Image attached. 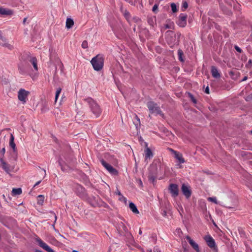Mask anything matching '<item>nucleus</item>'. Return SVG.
Returning <instances> with one entry per match:
<instances>
[{
	"label": "nucleus",
	"instance_id": "nucleus-53",
	"mask_svg": "<svg viewBox=\"0 0 252 252\" xmlns=\"http://www.w3.org/2000/svg\"><path fill=\"white\" fill-rule=\"evenodd\" d=\"M116 193L121 196H122V198H123L124 199H126V198L122 195V194H121V192L119 191V190H117L116 192Z\"/></svg>",
	"mask_w": 252,
	"mask_h": 252
},
{
	"label": "nucleus",
	"instance_id": "nucleus-56",
	"mask_svg": "<svg viewBox=\"0 0 252 252\" xmlns=\"http://www.w3.org/2000/svg\"><path fill=\"white\" fill-rule=\"evenodd\" d=\"M204 92L207 94H209V88L208 86L206 88Z\"/></svg>",
	"mask_w": 252,
	"mask_h": 252
},
{
	"label": "nucleus",
	"instance_id": "nucleus-60",
	"mask_svg": "<svg viewBox=\"0 0 252 252\" xmlns=\"http://www.w3.org/2000/svg\"><path fill=\"white\" fill-rule=\"evenodd\" d=\"M81 115V114H80L79 113H77V115H76V120H80V119H79V116H80Z\"/></svg>",
	"mask_w": 252,
	"mask_h": 252
},
{
	"label": "nucleus",
	"instance_id": "nucleus-28",
	"mask_svg": "<svg viewBox=\"0 0 252 252\" xmlns=\"http://www.w3.org/2000/svg\"><path fill=\"white\" fill-rule=\"evenodd\" d=\"M36 241L38 243L39 246L42 248L43 249L46 247L47 245L46 243L43 242L41 239H40L39 238H37L36 239Z\"/></svg>",
	"mask_w": 252,
	"mask_h": 252
},
{
	"label": "nucleus",
	"instance_id": "nucleus-62",
	"mask_svg": "<svg viewBox=\"0 0 252 252\" xmlns=\"http://www.w3.org/2000/svg\"><path fill=\"white\" fill-rule=\"evenodd\" d=\"M27 19H28V18H27V17H26V18H25L23 19V24H24V25H25V23H26V21H27Z\"/></svg>",
	"mask_w": 252,
	"mask_h": 252
},
{
	"label": "nucleus",
	"instance_id": "nucleus-64",
	"mask_svg": "<svg viewBox=\"0 0 252 252\" xmlns=\"http://www.w3.org/2000/svg\"><path fill=\"white\" fill-rule=\"evenodd\" d=\"M165 27L166 29H170V26L168 24H166L165 25Z\"/></svg>",
	"mask_w": 252,
	"mask_h": 252
},
{
	"label": "nucleus",
	"instance_id": "nucleus-30",
	"mask_svg": "<svg viewBox=\"0 0 252 252\" xmlns=\"http://www.w3.org/2000/svg\"><path fill=\"white\" fill-rule=\"evenodd\" d=\"M92 114L90 116L93 118H96L100 115V111H91Z\"/></svg>",
	"mask_w": 252,
	"mask_h": 252
},
{
	"label": "nucleus",
	"instance_id": "nucleus-63",
	"mask_svg": "<svg viewBox=\"0 0 252 252\" xmlns=\"http://www.w3.org/2000/svg\"><path fill=\"white\" fill-rule=\"evenodd\" d=\"M139 140L140 142H144V140H143L142 138L141 137V136H140L139 138Z\"/></svg>",
	"mask_w": 252,
	"mask_h": 252
},
{
	"label": "nucleus",
	"instance_id": "nucleus-14",
	"mask_svg": "<svg viewBox=\"0 0 252 252\" xmlns=\"http://www.w3.org/2000/svg\"><path fill=\"white\" fill-rule=\"evenodd\" d=\"M147 105L149 110H159V109L157 104L153 101L148 102Z\"/></svg>",
	"mask_w": 252,
	"mask_h": 252
},
{
	"label": "nucleus",
	"instance_id": "nucleus-29",
	"mask_svg": "<svg viewBox=\"0 0 252 252\" xmlns=\"http://www.w3.org/2000/svg\"><path fill=\"white\" fill-rule=\"evenodd\" d=\"M135 118L136 119V121L134 122L133 123L135 126L136 129L138 130L140 126V119L137 115H135Z\"/></svg>",
	"mask_w": 252,
	"mask_h": 252
},
{
	"label": "nucleus",
	"instance_id": "nucleus-55",
	"mask_svg": "<svg viewBox=\"0 0 252 252\" xmlns=\"http://www.w3.org/2000/svg\"><path fill=\"white\" fill-rule=\"evenodd\" d=\"M169 150L170 152H171L174 155L177 154V151H175L174 150L171 149V148H169Z\"/></svg>",
	"mask_w": 252,
	"mask_h": 252
},
{
	"label": "nucleus",
	"instance_id": "nucleus-2",
	"mask_svg": "<svg viewBox=\"0 0 252 252\" xmlns=\"http://www.w3.org/2000/svg\"><path fill=\"white\" fill-rule=\"evenodd\" d=\"M165 39L169 45H173L177 44L176 34L172 31H168L165 33Z\"/></svg>",
	"mask_w": 252,
	"mask_h": 252
},
{
	"label": "nucleus",
	"instance_id": "nucleus-32",
	"mask_svg": "<svg viewBox=\"0 0 252 252\" xmlns=\"http://www.w3.org/2000/svg\"><path fill=\"white\" fill-rule=\"evenodd\" d=\"M245 100L248 102H252V93H251L244 97Z\"/></svg>",
	"mask_w": 252,
	"mask_h": 252
},
{
	"label": "nucleus",
	"instance_id": "nucleus-3",
	"mask_svg": "<svg viewBox=\"0 0 252 252\" xmlns=\"http://www.w3.org/2000/svg\"><path fill=\"white\" fill-rule=\"evenodd\" d=\"M30 92L24 89H20L18 92V98L23 104H25L28 100V96Z\"/></svg>",
	"mask_w": 252,
	"mask_h": 252
},
{
	"label": "nucleus",
	"instance_id": "nucleus-61",
	"mask_svg": "<svg viewBox=\"0 0 252 252\" xmlns=\"http://www.w3.org/2000/svg\"><path fill=\"white\" fill-rule=\"evenodd\" d=\"M144 146H145V149H147V148H149L148 147V143L147 142H144Z\"/></svg>",
	"mask_w": 252,
	"mask_h": 252
},
{
	"label": "nucleus",
	"instance_id": "nucleus-10",
	"mask_svg": "<svg viewBox=\"0 0 252 252\" xmlns=\"http://www.w3.org/2000/svg\"><path fill=\"white\" fill-rule=\"evenodd\" d=\"M169 189L173 196L176 197L178 195L179 189L176 184H171L169 186Z\"/></svg>",
	"mask_w": 252,
	"mask_h": 252
},
{
	"label": "nucleus",
	"instance_id": "nucleus-38",
	"mask_svg": "<svg viewBox=\"0 0 252 252\" xmlns=\"http://www.w3.org/2000/svg\"><path fill=\"white\" fill-rule=\"evenodd\" d=\"M151 115H154L155 116H157L158 115H159L162 118H163L164 117V114H163L162 111H151Z\"/></svg>",
	"mask_w": 252,
	"mask_h": 252
},
{
	"label": "nucleus",
	"instance_id": "nucleus-37",
	"mask_svg": "<svg viewBox=\"0 0 252 252\" xmlns=\"http://www.w3.org/2000/svg\"><path fill=\"white\" fill-rule=\"evenodd\" d=\"M188 95L191 101L194 103L196 104L197 102L196 99L194 97L193 95L190 93H188Z\"/></svg>",
	"mask_w": 252,
	"mask_h": 252
},
{
	"label": "nucleus",
	"instance_id": "nucleus-24",
	"mask_svg": "<svg viewBox=\"0 0 252 252\" xmlns=\"http://www.w3.org/2000/svg\"><path fill=\"white\" fill-rule=\"evenodd\" d=\"M14 136L12 134H11L10 135V141H9V145L10 147L12 148L13 152L16 151V145L14 142Z\"/></svg>",
	"mask_w": 252,
	"mask_h": 252
},
{
	"label": "nucleus",
	"instance_id": "nucleus-25",
	"mask_svg": "<svg viewBox=\"0 0 252 252\" xmlns=\"http://www.w3.org/2000/svg\"><path fill=\"white\" fill-rule=\"evenodd\" d=\"M178 56L180 61H181V62H185V59L183 58L184 53L182 49H179L178 50Z\"/></svg>",
	"mask_w": 252,
	"mask_h": 252
},
{
	"label": "nucleus",
	"instance_id": "nucleus-16",
	"mask_svg": "<svg viewBox=\"0 0 252 252\" xmlns=\"http://www.w3.org/2000/svg\"><path fill=\"white\" fill-rule=\"evenodd\" d=\"M0 163H1V166L2 169L6 173H9L10 171L9 169V165L6 162H5L1 158H0Z\"/></svg>",
	"mask_w": 252,
	"mask_h": 252
},
{
	"label": "nucleus",
	"instance_id": "nucleus-22",
	"mask_svg": "<svg viewBox=\"0 0 252 252\" xmlns=\"http://www.w3.org/2000/svg\"><path fill=\"white\" fill-rule=\"evenodd\" d=\"M74 25V21L72 19L67 18L66 21L65 27L67 29H69L72 27Z\"/></svg>",
	"mask_w": 252,
	"mask_h": 252
},
{
	"label": "nucleus",
	"instance_id": "nucleus-51",
	"mask_svg": "<svg viewBox=\"0 0 252 252\" xmlns=\"http://www.w3.org/2000/svg\"><path fill=\"white\" fill-rule=\"evenodd\" d=\"M236 206H237V204H234L232 206L227 205L226 206V207L229 208V209H235V208H236Z\"/></svg>",
	"mask_w": 252,
	"mask_h": 252
},
{
	"label": "nucleus",
	"instance_id": "nucleus-52",
	"mask_svg": "<svg viewBox=\"0 0 252 252\" xmlns=\"http://www.w3.org/2000/svg\"><path fill=\"white\" fill-rule=\"evenodd\" d=\"M225 2L227 3L229 5L232 6V3L233 2L232 0H224Z\"/></svg>",
	"mask_w": 252,
	"mask_h": 252
},
{
	"label": "nucleus",
	"instance_id": "nucleus-48",
	"mask_svg": "<svg viewBox=\"0 0 252 252\" xmlns=\"http://www.w3.org/2000/svg\"><path fill=\"white\" fill-rule=\"evenodd\" d=\"M148 23L150 25L152 26V27H154V22L152 18H149L148 19Z\"/></svg>",
	"mask_w": 252,
	"mask_h": 252
},
{
	"label": "nucleus",
	"instance_id": "nucleus-35",
	"mask_svg": "<svg viewBox=\"0 0 252 252\" xmlns=\"http://www.w3.org/2000/svg\"><path fill=\"white\" fill-rule=\"evenodd\" d=\"M6 43V39L4 37L1 36L0 39V45L4 47Z\"/></svg>",
	"mask_w": 252,
	"mask_h": 252
},
{
	"label": "nucleus",
	"instance_id": "nucleus-59",
	"mask_svg": "<svg viewBox=\"0 0 252 252\" xmlns=\"http://www.w3.org/2000/svg\"><path fill=\"white\" fill-rule=\"evenodd\" d=\"M247 79H248V76H245V77L242 79V80L241 81V82H243V81H246Z\"/></svg>",
	"mask_w": 252,
	"mask_h": 252
},
{
	"label": "nucleus",
	"instance_id": "nucleus-12",
	"mask_svg": "<svg viewBox=\"0 0 252 252\" xmlns=\"http://www.w3.org/2000/svg\"><path fill=\"white\" fill-rule=\"evenodd\" d=\"M186 238L189 244L191 246L193 249L196 252H199L200 250L198 244L196 243L189 236H187Z\"/></svg>",
	"mask_w": 252,
	"mask_h": 252
},
{
	"label": "nucleus",
	"instance_id": "nucleus-21",
	"mask_svg": "<svg viewBox=\"0 0 252 252\" xmlns=\"http://www.w3.org/2000/svg\"><path fill=\"white\" fill-rule=\"evenodd\" d=\"M30 62L33 65L34 69L36 71L38 70L37 60L36 57H32Z\"/></svg>",
	"mask_w": 252,
	"mask_h": 252
},
{
	"label": "nucleus",
	"instance_id": "nucleus-57",
	"mask_svg": "<svg viewBox=\"0 0 252 252\" xmlns=\"http://www.w3.org/2000/svg\"><path fill=\"white\" fill-rule=\"evenodd\" d=\"M138 184L141 187H143V184L142 181L140 179L138 180Z\"/></svg>",
	"mask_w": 252,
	"mask_h": 252
},
{
	"label": "nucleus",
	"instance_id": "nucleus-8",
	"mask_svg": "<svg viewBox=\"0 0 252 252\" xmlns=\"http://www.w3.org/2000/svg\"><path fill=\"white\" fill-rule=\"evenodd\" d=\"M32 57L31 56L30 53H25L21 55L19 60V63H23V64L29 65V62L30 61L31 58Z\"/></svg>",
	"mask_w": 252,
	"mask_h": 252
},
{
	"label": "nucleus",
	"instance_id": "nucleus-34",
	"mask_svg": "<svg viewBox=\"0 0 252 252\" xmlns=\"http://www.w3.org/2000/svg\"><path fill=\"white\" fill-rule=\"evenodd\" d=\"M188 7V3L186 0H183L182 2V5L181 7V10L183 11H185V10Z\"/></svg>",
	"mask_w": 252,
	"mask_h": 252
},
{
	"label": "nucleus",
	"instance_id": "nucleus-4",
	"mask_svg": "<svg viewBox=\"0 0 252 252\" xmlns=\"http://www.w3.org/2000/svg\"><path fill=\"white\" fill-rule=\"evenodd\" d=\"M204 239L206 241L207 245L211 249L215 251H218L217 247L216 245L214 239L210 235H206L204 237Z\"/></svg>",
	"mask_w": 252,
	"mask_h": 252
},
{
	"label": "nucleus",
	"instance_id": "nucleus-5",
	"mask_svg": "<svg viewBox=\"0 0 252 252\" xmlns=\"http://www.w3.org/2000/svg\"><path fill=\"white\" fill-rule=\"evenodd\" d=\"M187 15L184 13H181L176 22L177 24L180 27L184 28L187 25Z\"/></svg>",
	"mask_w": 252,
	"mask_h": 252
},
{
	"label": "nucleus",
	"instance_id": "nucleus-44",
	"mask_svg": "<svg viewBox=\"0 0 252 252\" xmlns=\"http://www.w3.org/2000/svg\"><path fill=\"white\" fill-rule=\"evenodd\" d=\"M81 46L84 49H86L88 48V42L86 40H84L83 41Z\"/></svg>",
	"mask_w": 252,
	"mask_h": 252
},
{
	"label": "nucleus",
	"instance_id": "nucleus-36",
	"mask_svg": "<svg viewBox=\"0 0 252 252\" xmlns=\"http://www.w3.org/2000/svg\"><path fill=\"white\" fill-rule=\"evenodd\" d=\"M171 7L173 13L177 12L178 10L177 6L175 3H172L171 4Z\"/></svg>",
	"mask_w": 252,
	"mask_h": 252
},
{
	"label": "nucleus",
	"instance_id": "nucleus-1",
	"mask_svg": "<svg viewBox=\"0 0 252 252\" xmlns=\"http://www.w3.org/2000/svg\"><path fill=\"white\" fill-rule=\"evenodd\" d=\"M91 63L94 70L99 71L103 68L104 59L102 57L97 55L92 59Z\"/></svg>",
	"mask_w": 252,
	"mask_h": 252
},
{
	"label": "nucleus",
	"instance_id": "nucleus-20",
	"mask_svg": "<svg viewBox=\"0 0 252 252\" xmlns=\"http://www.w3.org/2000/svg\"><path fill=\"white\" fill-rule=\"evenodd\" d=\"M175 158H176L178 161L179 163H183L185 162L184 158L183 157V155L181 153L177 152V154L174 155Z\"/></svg>",
	"mask_w": 252,
	"mask_h": 252
},
{
	"label": "nucleus",
	"instance_id": "nucleus-49",
	"mask_svg": "<svg viewBox=\"0 0 252 252\" xmlns=\"http://www.w3.org/2000/svg\"><path fill=\"white\" fill-rule=\"evenodd\" d=\"M234 47V49L238 52H239L240 53H241L243 52L242 50L239 46H238L237 45H235Z\"/></svg>",
	"mask_w": 252,
	"mask_h": 252
},
{
	"label": "nucleus",
	"instance_id": "nucleus-42",
	"mask_svg": "<svg viewBox=\"0 0 252 252\" xmlns=\"http://www.w3.org/2000/svg\"><path fill=\"white\" fill-rule=\"evenodd\" d=\"M208 200L211 202H213L214 203H215V204H218V202L216 199V198L215 197H209L208 198Z\"/></svg>",
	"mask_w": 252,
	"mask_h": 252
},
{
	"label": "nucleus",
	"instance_id": "nucleus-15",
	"mask_svg": "<svg viewBox=\"0 0 252 252\" xmlns=\"http://www.w3.org/2000/svg\"><path fill=\"white\" fill-rule=\"evenodd\" d=\"M211 71L212 75L214 78L217 79L220 77V74L216 66H212Z\"/></svg>",
	"mask_w": 252,
	"mask_h": 252
},
{
	"label": "nucleus",
	"instance_id": "nucleus-40",
	"mask_svg": "<svg viewBox=\"0 0 252 252\" xmlns=\"http://www.w3.org/2000/svg\"><path fill=\"white\" fill-rule=\"evenodd\" d=\"M158 4H155L152 8V11L155 13H157L158 12Z\"/></svg>",
	"mask_w": 252,
	"mask_h": 252
},
{
	"label": "nucleus",
	"instance_id": "nucleus-18",
	"mask_svg": "<svg viewBox=\"0 0 252 252\" xmlns=\"http://www.w3.org/2000/svg\"><path fill=\"white\" fill-rule=\"evenodd\" d=\"M145 159L147 160L148 158H152L153 157V153L150 148L145 149Z\"/></svg>",
	"mask_w": 252,
	"mask_h": 252
},
{
	"label": "nucleus",
	"instance_id": "nucleus-27",
	"mask_svg": "<svg viewBox=\"0 0 252 252\" xmlns=\"http://www.w3.org/2000/svg\"><path fill=\"white\" fill-rule=\"evenodd\" d=\"M157 178V175L154 173H150L148 175V179L149 181L151 182L153 184H154L155 182L156 179Z\"/></svg>",
	"mask_w": 252,
	"mask_h": 252
},
{
	"label": "nucleus",
	"instance_id": "nucleus-7",
	"mask_svg": "<svg viewBox=\"0 0 252 252\" xmlns=\"http://www.w3.org/2000/svg\"><path fill=\"white\" fill-rule=\"evenodd\" d=\"M85 101L87 103L92 110H97L99 109V105L92 98H87L85 99Z\"/></svg>",
	"mask_w": 252,
	"mask_h": 252
},
{
	"label": "nucleus",
	"instance_id": "nucleus-17",
	"mask_svg": "<svg viewBox=\"0 0 252 252\" xmlns=\"http://www.w3.org/2000/svg\"><path fill=\"white\" fill-rule=\"evenodd\" d=\"M13 13V11L11 10L0 7V14L2 15H11Z\"/></svg>",
	"mask_w": 252,
	"mask_h": 252
},
{
	"label": "nucleus",
	"instance_id": "nucleus-13",
	"mask_svg": "<svg viewBox=\"0 0 252 252\" xmlns=\"http://www.w3.org/2000/svg\"><path fill=\"white\" fill-rule=\"evenodd\" d=\"M76 192L79 196H82L85 192V189L81 185L76 184L75 187Z\"/></svg>",
	"mask_w": 252,
	"mask_h": 252
},
{
	"label": "nucleus",
	"instance_id": "nucleus-41",
	"mask_svg": "<svg viewBox=\"0 0 252 252\" xmlns=\"http://www.w3.org/2000/svg\"><path fill=\"white\" fill-rule=\"evenodd\" d=\"M223 11L225 14L227 15H231L232 14V12L230 10L226 8H224L223 9Z\"/></svg>",
	"mask_w": 252,
	"mask_h": 252
},
{
	"label": "nucleus",
	"instance_id": "nucleus-54",
	"mask_svg": "<svg viewBox=\"0 0 252 252\" xmlns=\"http://www.w3.org/2000/svg\"><path fill=\"white\" fill-rule=\"evenodd\" d=\"M5 152V148H2V150L0 151V153H1L2 156H4Z\"/></svg>",
	"mask_w": 252,
	"mask_h": 252
},
{
	"label": "nucleus",
	"instance_id": "nucleus-23",
	"mask_svg": "<svg viewBox=\"0 0 252 252\" xmlns=\"http://www.w3.org/2000/svg\"><path fill=\"white\" fill-rule=\"evenodd\" d=\"M129 207L132 212L134 214H139V211L136 206V205L132 202H130L129 204Z\"/></svg>",
	"mask_w": 252,
	"mask_h": 252
},
{
	"label": "nucleus",
	"instance_id": "nucleus-33",
	"mask_svg": "<svg viewBox=\"0 0 252 252\" xmlns=\"http://www.w3.org/2000/svg\"><path fill=\"white\" fill-rule=\"evenodd\" d=\"M251 155V154L248 152H246V151H241V155L243 157H246L247 158H250Z\"/></svg>",
	"mask_w": 252,
	"mask_h": 252
},
{
	"label": "nucleus",
	"instance_id": "nucleus-9",
	"mask_svg": "<svg viewBox=\"0 0 252 252\" xmlns=\"http://www.w3.org/2000/svg\"><path fill=\"white\" fill-rule=\"evenodd\" d=\"M183 194L186 196L187 198H189L190 197L191 194V190L189 189V187L185 184H183L181 188Z\"/></svg>",
	"mask_w": 252,
	"mask_h": 252
},
{
	"label": "nucleus",
	"instance_id": "nucleus-46",
	"mask_svg": "<svg viewBox=\"0 0 252 252\" xmlns=\"http://www.w3.org/2000/svg\"><path fill=\"white\" fill-rule=\"evenodd\" d=\"M44 249L47 251L48 252H55L48 245H47L46 247H45V248Z\"/></svg>",
	"mask_w": 252,
	"mask_h": 252
},
{
	"label": "nucleus",
	"instance_id": "nucleus-26",
	"mask_svg": "<svg viewBox=\"0 0 252 252\" xmlns=\"http://www.w3.org/2000/svg\"><path fill=\"white\" fill-rule=\"evenodd\" d=\"M22 190L21 188H17V189H13L12 190V195L13 196H15L17 195H20L22 193Z\"/></svg>",
	"mask_w": 252,
	"mask_h": 252
},
{
	"label": "nucleus",
	"instance_id": "nucleus-45",
	"mask_svg": "<svg viewBox=\"0 0 252 252\" xmlns=\"http://www.w3.org/2000/svg\"><path fill=\"white\" fill-rule=\"evenodd\" d=\"M246 66L248 68H251L252 66V60L250 59L248 63L246 64Z\"/></svg>",
	"mask_w": 252,
	"mask_h": 252
},
{
	"label": "nucleus",
	"instance_id": "nucleus-50",
	"mask_svg": "<svg viewBox=\"0 0 252 252\" xmlns=\"http://www.w3.org/2000/svg\"><path fill=\"white\" fill-rule=\"evenodd\" d=\"M132 19L135 23H138L141 21V19L139 17L136 16L133 17Z\"/></svg>",
	"mask_w": 252,
	"mask_h": 252
},
{
	"label": "nucleus",
	"instance_id": "nucleus-6",
	"mask_svg": "<svg viewBox=\"0 0 252 252\" xmlns=\"http://www.w3.org/2000/svg\"><path fill=\"white\" fill-rule=\"evenodd\" d=\"M103 166L112 175H117L118 174V171L109 164L107 163L104 159L100 160Z\"/></svg>",
	"mask_w": 252,
	"mask_h": 252
},
{
	"label": "nucleus",
	"instance_id": "nucleus-47",
	"mask_svg": "<svg viewBox=\"0 0 252 252\" xmlns=\"http://www.w3.org/2000/svg\"><path fill=\"white\" fill-rule=\"evenodd\" d=\"M5 47L7 48L8 49L11 50L13 49V46L11 45V44L8 43L7 42L6 43L5 46H4Z\"/></svg>",
	"mask_w": 252,
	"mask_h": 252
},
{
	"label": "nucleus",
	"instance_id": "nucleus-43",
	"mask_svg": "<svg viewBox=\"0 0 252 252\" xmlns=\"http://www.w3.org/2000/svg\"><path fill=\"white\" fill-rule=\"evenodd\" d=\"M175 34H176L177 44H179L180 42V38L181 36V33L180 32H177V33H175Z\"/></svg>",
	"mask_w": 252,
	"mask_h": 252
},
{
	"label": "nucleus",
	"instance_id": "nucleus-31",
	"mask_svg": "<svg viewBox=\"0 0 252 252\" xmlns=\"http://www.w3.org/2000/svg\"><path fill=\"white\" fill-rule=\"evenodd\" d=\"M37 198V203L39 205H42L44 202V196L42 195H39Z\"/></svg>",
	"mask_w": 252,
	"mask_h": 252
},
{
	"label": "nucleus",
	"instance_id": "nucleus-39",
	"mask_svg": "<svg viewBox=\"0 0 252 252\" xmlns=\"http://www.w3.org/2000/svg\"><path fill=\"white\" fill-rule=\"evenodd\" d=\"M61 91H62V89L61 88H59L56 92V95H55V101H57V100L58 99V97L61 92Z\"/></svg>",
	"mask_w": 252,
	"mask_h": 252
},
{
	"label": "nucleus",
	"instance_id": "nucleus-19",
	"mask_svg": "<svg viewBox=\"0 0 252 252\" xmlns=\"http://www.w3.org/2000/svg\"><path fill=\"white\" fill-rule=\"evenodd\" d=\"M121 11L123 13L124 16L127 21L129 23V20L131 16L130 13L126 9L124 10L122 7H121Z\"/></svg>",
	"mask_w": 252,
	"mask_h": 252
},
{
	"label": "nucleus",
	"instance_id": "nucleus-58",
	"mask_svg": "<svg viewBox=\"0 0 252 252\" xmlns=\"http://www.w3.org/2000/svg\"><path fill=\"white\" fill-rule=\"evenodd\" d=\"M162 214L163 216L165 217L167 216V212L165 210H163Z\"/></svg>",
	"mask_w": 252,
	"mask_h": 252
},
{
	"label": "nucleus",
	"instance_id": "nucleus-11",
	"mask_svg": "<svg viewBox=\"0 0 252 252\" xmlns=\"http://www.w3.org/2000/svg\"><path fill=\"white\" fill-rule=\"evenodd\" d=\"M29 65L23 64V63H19L18 64V69L19 73L22 75H25L27 73V68Z\"/></svg>",
	"mask_w": 252,
	"mask_h": 252
}]
</instances>
